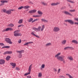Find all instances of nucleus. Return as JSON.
I'll return each mask as SVG.
<instances>
[{"label":"nucleus","instance_id":"nucleus-1","mask_svg":"<svg viewBox=\"0 0 78 78\" xmlns=\"http://www.w3.org/2000/svg\"><path fill=\"white\" fill-rule=\"evenodd\" d=\"M61 54V52L58 53L57 54H56L55 56V57L58 60H60L61 61H63V63H66L65 61H64V58H65V56L64 55L60 56V55Z\"/></svg>","mask_w":78,"mask_h":78},{"label":"nucleus","instance_id":"nucleus-2","mask_svg":"<svg viewBox=\"0 0 78 78\" xmlns=\"http://www.w3.org/2000/svg\"><path fill=\"white\" fill-rule=\"evenodd\" d=\"M60 31V28L59 27H54L53 29V31L56 33Z\"/></svg>","mask_w":78,"mask_h":78},{"label":"nucleus","instance_id":"nucleus-3","mask_svg":"<svg viewBox=\"0 0 78 78\" xmlns=\"http://www.w3.org/2000/svg\"><path fill=\"white\" fill-rule=\"evenodd\" d=\"M19 33V31L16 30L14 32V36L17 37L19 36H21L22 34L20 33Z\"/></svg>","mask_w":78,"mask_h":78},{"label":"nucleus","instance_id":"nucleus-4","mask_svg":"<svg viewBox=\"0 0 78 78\" xmlns=\"http://www.w3.org/2000/svg\"><path fill=\"white\" fill-rule=\"evenodd\" d=\"M5 41L6 42L9 44H12V42L11 41V40L9 38H5Z\"/></svg>","mask_w":78,"mask_h":78},{"label":"nucleus","instance_id":"nucleus-5","mask_svg":"<svg viewBox=\"0 0 78 78\" xmlns=\"http://www.w3.org/2000/svg\"><path fill=\"white\" fill-rule=\"evenodd\" d=\"M65 21L66 22H68V23H69L70 24H71L72 25H73V24H74V22H73L72 20H65Z\"/></svg>","mask_w":78,"mask_h":78},{"label":"nucleus","instance_id":"nucleus-6","mask_svg":"<svg viewBox=\"0 0 78 78\" xmlns=\"http://www.w3.org/2000/svg\"><path fill=\"white\" fill-rule=\"evenodd\" d=\"M31 68H32V64L29 67L28 69L29 72L27 73V75H30V72H31Z\"/></svg>","mask_w":78,"mask_h":78},{"label":"nucleus","instance_id":"nucleus-7","mask_svg":"<svg viewBox=\"0 0 78 78\" xmlns=\"http://www.w3.org/2000/svg\"><path fill=\"white\" fill-rule=\"evenodd\" d=\"M36 11V10L34 9L30 11L29 12L30 14H34V13H35Z\"/></svg>","mask_w":78,"mask_h":78},{"label":"nucleus","instance_id":"nucleus-8","mask_svg":"<svg viewBox=\"0 0 78 78\" xmlns=\"http://www.w3.org/2000/svg\"><path fill=\"white\" fill-rule=\"evenodd\" d=\"M10 64L12 66V68H15L16 66V64L15 63L11 62L10 63Z\"/></svg>","mask_w":78,"mask_h":78},{"label":"nucleus","instance_id":"nucleus-9","mask_svg":"<svg viewBox=\"0 0 78 78\" xmlns=\"http://www.w3.org/2000/svg\"><path fill=\"white\" fill-rule=\"evenodd\" d=\"M64 13L65 14H66V15H69V16H72V14L71 13H70V12H69L67 11H64Z\"/></svg>","mask_w":78,"mask_h":78},{"label":"nucleus","instance_id":"nucleus-10","mask_svg":"<svg viewBox=\"0 0 78 78\" xmlns=\"http://www.w3.org/2000/svg\"><path fill=\"white\" fill-rule=\"evenodd\" d=\"M5 63V61L4 59H1L0 60V64H4Z\"/></svg>","mask_w":78,"mask_h":78},{"label":"nucleus","instance_id":"nucleus-11","mask_svg":"<svg viewBox=\"0 0 78 78\" xmlns=\"http://www.w3.org/2000/svg\"><path fill=\"white\" fill-rule=\"evenodd\" d=\"M59 2H56V3H52L51 4V6H56V5H59Z\"/></svg>","mask_w":78,"mask_h":78},{"label":"nucleus","instance_id":"nucleus-12","mask_svg":"<svg viewBox=\"0 0 78 78\" xmlns=\"http://www.w3.org/2000/svg\"><path fill=\"white\" fill-rule=\"evenodd\" d=\"M16 53H19V54H21L22 53H24V50H22L20 51H16Z\"/></svg>","mask_w":78,"mask_h":78},{"label":"nucleus","instance_id":"nucleus-13","mask_svg":"<svg viewBox=\"0 0 78 78\" xmlns=\"http://www.w3.org/2000/svg\"><path fill=\"white\" fill-rule=\"evenodd\" d=\"M41 22H43L44 23H47L48 22V20L44 19H41Z\"/></svg>","mask_w":78,"mask_h":78},{"label":"nucleus","instance_id":"nucleus-14","mask_svg":"<svg viewBox=\"0 0 78 78\" xmlns=\"http://www.w3.org/2000/svg\"><path fill=\"white\" fill-rule=\"evenodd\" d=\"M72 43H74V44H78V42L76 40H73L72 41Z\"/></svg>","mask_w":78,"mask_h":78},{"label":"nucleus","instance_id":"nucleus-15","mask_svg":"<svg viewBox=\"0 0 78 78\" xmlns=\"http://www.w3.org/2000/svg\"><path fill=\"white\" fill-rule=\"evenodd\" d=\"M6 13L7 14H11V10L10 9L7 10V12Z\"/></svg>","mask_w":78,"mask_h":78},{"label":"nucleus","instance_id":"nucleus-16","mask_svg":"<svg viewBox=\"0 0 78 78\" xmlns=\"http://www.w3.org/2000/svg\"><path fill=\"white\" fill-rule=\"evenodd\" d=\"M66 42H67V40H64L62 42V44L63 45H65L66 44Z\"/></svg>","mask_w":78,"mask_h":78},{"label":"nucleus","instance_id":"nucleus-17","mask_svg":"<svg viewBox=\"0 0 78 78\" xmlns=\"http://www.w3.org/2000/svg\"><path fill=\"white\" fill-rule=\"evenodd\" d=\"M32 29L33 30H34V31H38V30H39V28H36L34 27H33Z\"/></svg>","mask_w":78,"mask_h":78},{"label":"nucleus","instance_id":"nucleus-18","mask_svg":"<svg viewBox=\"0 0 78 78\" xmlns=\"http://www.w3.org/2000/svg\"><path fill=\"white\" fill-rule=\"evenodd\" d=\"M0 2L4 3H8V2L6 0H1L0 1Z\"/></svg>","mask_w":78,"mask_h":78},{"label":"nucleus","instance_id":"nucleus-19","mask_svg":"<svg viewBox=\"0 0 78 78\" xmlns=\"http://www.w3.org/2000/svg\"><path fill=\"white\" fill-rule=\"evenodd\" d=\"M9 31V27L7 28L6 29H4L2 30V32H4V31Z\"/></svg>","mask_w":78,"mask_h":78},{"label":"nucleus","instance_id":"nucleus-20","mask_svg":"<svg viewBox=\"0 0 78 78\" xmlns=\"http://www.w3.org/2000/svg\"><path fill=\"white\" fill-rule=\"evenodd\" d=\"M31 34H32V35H33V36H35V37H39L38 36L36 35V34H35L33 32H32L31 33Z\"/></svg>","mask_w":78,"mask_h":78},{"label":"nucleus","instance_id":"nucleus-21","mask_svg":"<svg viewBox=\"0 0 78 78\" xmlns=\"http://www.w3.org/2000/svg\"><path fill=\"white\" fill-rule=\"evenodd\" d=\"M44 28H45V25H42V26L41 27V31H43V30H44Z\"/></svg>","mask_w":78,"mask_h":78},{"label":"nucleus","instance_id":"nucleus-22","mask_svg":"<svg viewBox=\"0 0 78 78\" xmlns=\"http://www.w3.org/2000/svg\"><path fill=\"white\" fill-rule=\"evenodd\" d=\"M45 68V64H43L42 65L41 68H40L41 70H42L43 69H44Z\"/></svg>","mask_w":78,"mask_h":78},{"label":"nucleus","instance_id":"nucleus-23","mask_svg":"<svg viewBox=\"0 0 78 78\" xmlns=\"http://www.w3.org/2000/svg\"><path fill=\"white\" fill-rule=\"evenodd\" d=\"M66 75H67V76H69V78H73V76H72L70 75L69 74L67 73L66 74Z\"/></svg>","mask_w":78,"mask_h":78},{"label":"nucleus","instance_id":"nucleus-24","mask_svg":"<svg viewBox=\"0 0 78 78\" xmlns=\"http://www.w3.org/2000/svg\"><path fill=\"white\" fill-rule=\"evenodd\" d=\"M68 59H69V60H71V61H73V58H72V56L68 57Z\"/></svg>","mask_w":78,"mask_h":78},{"label":"nucleus","instance_id":"nucleus-25","mask_svg":"<svg viewBox=\"0 0 78 78\" xmlns=\"http://www.w3.org/2000/svg\"><path fill=\"white\" fill-rule=\"evenodd\" d=\"M9 27H14V24L12 23H11L8 26Z\"/></svg>","mask_w":78,"mask_h":78},{"label":"nucleus","instance_id":"nucleus-26","mask_svg":"<svg viewBox=\"0 0 78 78\" xmlns=\"http://www.w3.org/2000/svg\"><path fill=\"white\" fill-rule=\"evenodd\" d=\"M11 58V56L9 55L6 58V60L7 61H8L9 60V58Z\"/></svg>","mask_w":78,"mask_h":78},{"label":"nucleus","instance_id":"nucleus-27","mask_svg":"<svg viewBox=\"0 0 78 78\" xmlns=\"http://www.w3.org/2000/svg\"><path fill=\"white\" fill-rule=\"evenodd\" d=\"M43 14V13L41 11H39V17H41L42 16V14Z\"/></svg>","mask_w":78,"mask_h":78},{"label":"nucleus","instance_id":"nucleus-28","mask_svg":"<svg viewBox=\"0 0 78 78\" xmlns=\"http://www.w3.org/2000/svg\"><path fill=\"white\" fill-rule=\"evenodd\" d=\"M23 22V20L20 19V20L18 22V23H22Z\"/></svg>","mask_w":78,"mask_h":78},{"label":"nucleus","instance_id":"nucleus-29","mask_svg":"<svg viewBox=\"0 0 78 78\" xmlns=\"http://www.w3.org/2000/svg\"><path fill=\"white\" fill-rule=\"evenodd\" d=\"M67 1L69 2H70V3H75V2L72 1H71V0H67Z\"/></svg>","mask_w":78,"mask_h":78},{"label":"nucleus","instance_id":"nucleus-30","mask_svg":"<svg viewBox=\"0 0 78 78\" xmlns=\"http://www.w3.org/2000/svg\"><path fill=\"white\" fill-rule=\"evenodd\" d=\"M51 45V43H47L46 44V46L48 47V46H50V45Z\"/></svg>","mask_w":78,"mask_h":78},{"label":"nucleus","instance_id":"nucleus-31","mask_svg":"<svg viewBox=\"0 0 78 78\" xmlns=\"http://www.w3.org/2000/svg\"><path fill=\"white\" fill-rule=\"evenodd\" d=\"M2 11H3L4 12H5V13H6V12L7 11V10L5 9H3L2 10Z\"/></svg>","mask_w":78,"mask_h":78},{"label":"nucleus","instance_id":"nucleus-32","mask_svg":"<svg viewBox=\"0 0 78 78\" xmlns=\"http://www.w3.org/2000/svg\"><path fill=\"white\" fill-rule=\"evenodd\" d=\"M41 3L44 6H47V4L45 3V2H42Z\"/></svg>","mask_w":78,"mask_h":78},{"label":"nucleus","instance_id":"nucleus-33","mask_svg":"<svg viewBox=\"0 0 78 78\" xmlns=\"http://www.w3.org/2000/svg\"><path fill=\"white\" fill-rule=\"evenodd\" d=\"M30 8V7L28 6L23 7V8H24V9H27V8Z\"/></svg>","mask_w":78,"mask_h":78},{"label":"nucleus","instance_id":"nucleus-34","mask_svg":"<svg viewBox=\"0 0 78 78\" xmlns=\"http://www.w3.org/2000/svg\"><path fill=\"white\" fill-rule=\"evenodd\" d=\"M69 11L70 12H75V9H73V10H69Z\"/></svg>","mask_w":78,"mask_h":78},{"label":"nucleus","instance_id":"nucleus-35","mask_svg":"<svg viewBox=\"0 0 78 78\" xmlns=\"http://www.w3.org/2000/svg\"><path fill=\"white\" fill-rule=\"evenodd\" d=\"M42 76V73H39V78H41Z\"/></svg>","mask_w":78,"mask_h":78},{"label":"nucleus","instance_id":"nucleus-36","mask_svg":"<svg viewBox=\"0 0 78 78\" xmlns=\"http://www.w3.org/2000/svg\"><path fill=\"white\" fill-rule=\"evenodd\" d=\"M10 47L9 46H4L2 48H9Z\"/></svg>","mask_w":78,"mask_h":78},{"label":"nucleus","instance_id":"nucleus-37","mask_svg":"<svg viewBox=\"0 0 78 78\" xmlns=\"http://www.w3.org/2000/svg\"><path fill=\"white\" fill-rule=\"evenodd\" d=\"M23 8V6H21L20 7H19L18 8V9H22V8Z\"/></svg>","mask_w":78,"mask_h":78},{"label":"nucleus","instance_id":"nucleus-38","mask_svg":"<svg viewBox=\"0 0 78 78\" xmlns=\"http://www.w3.org/2000/svg\"><path fill=\"white\" fill-rule=\"evenodd\" d=\"M74 20H75L76 21H77L78 22V18H74Z\"/></svg>","mask_w":78,"mask_h":78},{"label":"nucleus","instance_id":"nucleus-39","mask_svg":"<svg viewBox=\"0 0 78 78\" xmlns=\"http://www.w3.org/2000/svg\"><path fill=\"white\" fill-rule=\"evenodd\" d=\"M33 20V18H30L29 20V22H31V21H32Z\"/></svg>","mask_w":78,"mask_h":78},{"label":"nucleus","instance_id":"nucleus-40","mask_svg":"<svg viewBox=\"0 0 78 78\" xmlns=\"http://www.w3.org/2000/svg\"><path fill=\"white\" fill-rule=\"evenodd\" d=\"M9 31H12V30H13V29L11 28H9Z\"/></svg>","mask_w":78,"mask_h":78},{"label":"nucleus","instance_id":"nucleus-41","mask_svg":"<svg viewBox=\"0 0 78 78\" xmlns=\"http://www.w3.org/2000/svg\"><path fill=\"white\" fill-rule=\"evenodd\" d=\"M37 19L34 20L32 21V23H33V22H36V21H37Z\"/></svg>","mask_w":78,"mask_h":78},{"label":"nucleus","instance_id":"nucleus-42","mask_svg":"<svg viewBox=\"0 0 78 78\" xmlns=\"http://www.w3.org/2000/svg\"><path fill=\"white\" fill-rule=\"evenodd\" d=\"M69 47H66V48H64V49L65 50H67V49H69Z\"/></svg>","mask_w":78,"mask_h":78},{"label":"nucleus","instance_id":"nucleus-43","mask_svg":"<svg viewBox=\"0 0 78 78\" xmlns=\"http://www.w3.org/2000/svg\"><path fill=\"white\" fill-rule=\"evenodd\" d=\"M22 54H20L18 56V57H19L20 58L22 57Z\"/></svg>","mask_w":78,"mask_h":78},{"label":"nucleus","instance_id":"nucleus-44","mask_svg":"<svg viewBox=\"0 0 78 78\" xmlns=\"http://www.w3.org/2000/svg\"><path fill=\"white\" fill-rule=\"evenodd\" d=\"M21 42H22V41L21 39H20L18 41V42L19 44H20L21 43Z\"/></svg>","mask_w":78,"mask_h":78},{"label":"nucleus","instance_id":"nucleus-45","mask_svg":"<svg viewBox=\"0 0 78 78\" xmlns=\"http://www.w3.org/2000/svg\"><path fill=\"white\" fill-rule=\"evenodd\" d=\"M8 54H12V51H8Z\"/></svg>","mask_w":78,"mask_h":78},{"label":"nucleus","instance_id":"nucleus-46","mask_svg":"<svg viewBox=\"0 0 78 78\" xmlns=\"http://www.w3.org/2000/svg\"><path fill=\"white\" fill-rule=\"evenodd\" d=\"M6 54H8V51L5 52L3 53L4 55H6Z\"/></svg>","mask_w":78,"mask_h":78},{"label":"nucleus","instance_id":"nucleus-47","mask_svg":"<svg viewBox=\"0 0 78 78\" xmlns=\"http://www.w3.org/2000/svg\"><path fill=\"white\" fill-rule=\"evenodd\" d=\"M53 70L54 71H55V72H57V69H56L55 68H54L53 69Z\"/></svg>","mask_w":78,"mask_h":78},{"label":"nucleus","instance_id":"nucleus-48","mask_svg":"<svg viewBox=\"0 0 78 78\" xmlns=\"http://www.w3.org/2000/svg\"><path fill=\"white\" fill-rule=\"evenodd\" d=\"M0 45H1V46H4V45H4V44H3L2 43H0Z\"/></svg>","mask_w":78,"mask_h":78},{"label":"nucleus","instance_id":"nucleus-49","mask_svg":"<svg viewBox=\"0 0 78 78\" xmlns=\"http://www.w3.org/2000/svg\"><path fill=\"white\" fill-rule=\"evenodd\" d=\"M69 49L71 50H74V48L71 47H69Z\"/></svg>","mask_w":78,"mask_h":78},{"label":"nucleus","instance_id":"nucleus-50","mask_svg":"<svg viewBox=\"0 0 78 78\" xmlns=\"http://www.w3.org/2000/svg\"><path fill=\"white\" fill-rule=\"evenodd\" d=\"M16 70H20V69L19 68L16 67Z\"/></svg>","mask_w":78,"mask_h":78},{"label":"nucleus","instance_id":"nucleus-51","mask_svg":"<svg viewBox=\"0 0 78 78\" xmlns=\"http://www.w3.org/2000/svg\"><path fill=\"white\" fill-rule=\"evenodd\" d=\"M27 78H31V76H27Z\"/></svg>","mask_w":78,"mask_h":78},{"label":"nucleus","instance_id":"nucleus-52","mask_svg":"<svg viewBox=\"0 0 78 78\" xmlns=\"http://www.w3.org/2000/svg\"><path fill=\"white\" fill-rule=\"evenodd\" d=\"M33 17H39V16L38 15H36V16L34 15L33 16Z\"/></svg>","mask_w":78,"mask_h":78},{"label":"nucleus","instance_id":"nucleus-53","mask_svg":"<svg viewBox=\"0 0 78 78\" xmlns=\"http://www.w3.org/2000/svg\"><path fill=\"white\" fill-rule=\"evenodd\" d=\"M60 71H61V69H59L58 70V73H60Z\"/></svg>","mask_w":78,"mask_h":78},{"label":"nucleus","instance_id":"nucleus-54","mask_svg":"<svg viewBox=\"0 0 78 78\" xmlns=\"http://www.w3.org/2000/svg\"><path fill=\"white\" fill-rule=\"evenodd\" d=\"M29 3L30 4H33V2H31V1L29 2Z\"/></svg>","mask_w":78,"mask_h":78},{"label":"nucleus","instance_id":"nucleus-55","mask_svg":"<svg viewBox=\"0 0 78 78\" xmlns=\"http://www.w3.org/2000/svg\"><path fill=\"white\" fill-rule=\"evenodd\" d=\"M62 77H63V78H65V77H64L62 76H59V78H62Z\"/></svg>","mask_w":78,"mask_h":78},{"label":"nucleus","instance_id":"nucleus-56","mask_svg":"<svg viewBox=\"0 0 78 78\" xmlns=\"http://www.w3.org/2000/svg\"><path fill=\"white\" fill-rule=\"evenodd\" d=\"M78 25V22L76 23V22H74V25Z\"/></svg>","mask_w":78,"mask_h":78},{"label":"nucleus","instance_id":"nucleus-57","mask_svg":"<svg viewBox=\"0 0 78 78\" xmlns=\"http://www.w3.org/2000/svg\"><path fill=\"white\" fill-rule=\"evenodd\" d=\"M4 3H2L1 4H0V6H2V5H4Z\"/></svg>","mask_w":78,"mask_h":78},{"label":"nucleus","instance_id":"nucleus-58","mask_svg":"<svg viewBox=\"0 0 78 78\" xmlns=\"http://www.w3.org/2000/svg\"><path fill=\"white\" fill-rule=\"evenodd\" d=\"M33 42H28V44H33Z\"/></svg>","mask_w":78,"mask_h":78},{"label":"nucleus","instance_id":"nucleus-59","mask_svg":"<svg viewBox=\"0 0 78 78\" xmlns=\"http://www.w3.org/2000/svg\"><path fill=\"white\" fill-rule=\"evenodd\" d=\"M28 44V42H27V43H25V44H24V45H27Z\"/></svg>","mask_w":78,"mask_h":78},{"label":"nucleus","instance_id":"nucleus-60","mask_svg":"<svg viewBox=\"0 0 78 78\" xmlns=\"http://www.w3.org/2000/svg\"><path fill=\"white\" fill-rule=\"evenodd\" d=\"M21 27V25H19V26H18V28H19L20 27Z\"/></svg>","mask_w":78,"mask_h":78},{"label":"nucleus","instance_id":"nucleus-61","mask_svg":"<svg viewBox=\"0 0 78 78\" xmlns=\"http://www.w3.org/2000/svg\"><path fill=\"white\" fill-rule=\"evenodd\" d=\"M24 76H27V75H28V74H27V73H25L24 75Z\"/></svg>","mask_w":78,"mask_h":78},{"label":"nucleus","instance_id":"nucleus-62","mask_svg":"<svg viewBox=\"0 0 78 78\" xmlns=\"http://www.w3.org/2000/svg\"><path fill=\"white\" fill-rule=\"evenodd\" d=\"M10 11H14V9H10Z\"/></svg>","mask_w":78,"mask_h":78},{"label":"nucleus","instance_id":"nucleus-63","mask_svg":"<svg viewBox=\"0 0 78 78\" xmlns=\"http://www.w3.org/2000/svg\"><path fill=\"white\" fill-rule=\"evenodd\" d=\"M21 27H24V25H23L21 24Z\"/></svg>","mask_w":78,"mask_h":78},{"label":"nucleus","instance_id":"nucleus-64","mask_svg":"<svg viewBox=\"0 0 78 78\" xmlns=\"http://www.w3.org/2000/svg\"><path fill=\"white\" fill-rule=\"evenodd\" d=\"M38 14H39V11H38Z\"/></svg>","mask_w":78,"mask_h":78}]
</instances>
